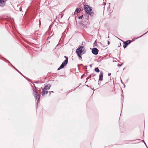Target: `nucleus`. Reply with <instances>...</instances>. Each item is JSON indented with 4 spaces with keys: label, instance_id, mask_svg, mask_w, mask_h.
I'll return each mask as SVG.
<instances>
[{
    "label": "nucleus",
    "instance_id": "obj_1",
    "mask_svg": "<svg viewBox=\"0 0 148 148\" xmlns=\"http://www.w3.org/2000/svg\"><path fill=\"white\" fill-rule=\"evenodd\" d=\"M30 82L32 83L33 84L34 86H33L32 85L31 87L32 88V90L33 91V94L35 100L36 101L38 99V100L37 101L36 103V104L37 105L38 103L40 102V95L38 94V92L37 91V88L35 86L34 84L32 82Z\"/></svg>",
    "mask_w": 148,
    "mask_h": 148
},
{
    "label": "nucleus",
    "instance_id": "obj_2",
    "mask_svg": "<svg viewBox=\"0 0 148 148\" xmlns=\"http://www.w3.org/2000/svg\"><path fill=\"white\" fill-rule=\"evenodd\" d=\"M79 5H83L84 6V9L85 12L87 14L89 15L90 16H92L94 14V12L92 11V7L88 5H84L81 3H79Z\"/></svg>",
    "mask_w": 148,
    "mask_h": 148
},
{
    "label": "nucleus",
    "instance_id": "obj_3",
    "mask_svg": "<svg viewBox=\"0 0 148 148\" xmlns=\"http://www.w3.org/2000/svg\"><path fill=\"white\" fill-rule=\"evenodd\" d=\"M86 50L83 46L79 45L76 49V53L77 54L83 55L86 53Z\"/></svg>",
    "mask_w": 148,
    "mask_h": 148
},
{
    "label": "nucleus",
    "instance_id": "obj_4",
    "mask_svg": "<svg viewBox=\"0 0 148 148\" xmlns=\"http://www.w3.org/2000/svg\"><path fill=\"white\" fill-rule=\"evenodd\" d=\"M80 24L84 28H87L88 27V25L89 23V21L87 18L84 19L82 22H80Z\"/></svg>",
    "mask_w": 148,
    "mask_h": 148
},
{
    "label": "nucleus",
    "instance_id": "obj_5",
    "mask_svg": "<svg viewBox=\"0 0 148 148\" xmlns=\"http://www.w3.org/2000/svg\"><path fill=\"white\" fill-rule=\"evenodd\" d=\"M134 40H133L132 41L131 40H127L126 41H122L123 42V47L124 48H126L127 46L130 44V43L132 42V41H134Z\"/></svg>",
    "mask_w": 148,
    "mask_h": 148
},
{
    "label": "nucleus",
    "instance_id": "obj_6",
    "mask_svg": "<svg viewBox=\"0 0 148 148\" xmlns=\"http://www.w3.org/2000/svg\"><path fill=\"white\" fill-rule=\"evenodd\" d=\"M99 50L96 48H94L92 50V53L95 55H97L98 54Z\"/></svg>",
    "mask_w": 148,
    "mask_h": 148
},
{
    "label": "nucleus",
    "instance_id": "obj_7",
    "mask_svg": "<svg viewBox=\"0 0 148 148\" xmlns=\"http://www.w3.org/2000/svg\"><path fill=\"white\" fill-rule=\"evenodd\" d=\"M103 77V73L102 71H101L99 73V82L102 81Z\"/></svg>",
    "mask_w": 148,
    "mask_h": 148
},
{
    "label": "nucleus",
    "instance_id": "obj_8",
    "mask_svg": "<svg viewBox=\"0 0 148 148\" xmlns=\"http://www.w3.org/2000/svg\"><path fill=\"white\" fill-rule=\"evenodd\" d=\"M68 62L67 60H64L60 65L61 67L63 68L65 66H66L68 64Z\"/></svg>",
    "mask_w": 148,
    "mask_h": 148
},
{
    "label": "nucleus",
    "instance_id": "obj_9",
    "mask_svg": "<svg viewBox=\"0 0 148 148\" xmlns=\"http://www.w3.org/2000/svg\"><path fill=\"white\" fill-rule=\"evenodd\" d=\"M7 0H0V6L3 7L5 4V2Z\"/></svg>",
    "mask_w": 148,
    "mask_h": 148
},
{
    "label": "nucleus",
    "instance_id": "obj_10",
    "mask_svg": "<svg viewBox=\"0 0 148 148\" xmlns=\"http://www.w3.org/2000/svg\"><path fill=\"white\" fill-rule=\"evenodd\" d=\"M51 86V85L50 84H48L45 86L44 88H43L44 90H49Z\"/></svg>",
    "mask_w": 148,
    "mask_h": 148
},
{
    "label": "nucleus",
    "instance_id": "obj_11",
    "mask_svg": "<svg viewBox=\"0 0 148 148\" xmlns=\"http://www.w3.org/2000/svg\"><path fill=\"white\" fill-rule=\"evenodd\" d=\"M48 92L46 90H44V89H42V96H44L45 94H47L48 93Z\"/></svg>",
    "mask_w": 148,
    "mask_h": 148
},
{
    "label": "nucleus",
    "instance_id": "obj_12",
    "mask_svg": "<svg viewBox=\"0 0 148 148\" xmlns=\"http://www.w3.org/2000/svg\"><path fill=\"white\" fill-rule=\"evenodd\" d=\"M81 10V9L80 8H76L75 12H76L77 13H79L80 12Z\"/></svg>",
    "mask_w": 148,
    "mask_h": 148
},
{
    "label": "nucleus",
    "instance_id": "obj_13",
    "mask_svg": "<svg viewBox=\"0 0 148 148\" xmlns=\"http://www.w3.org/2000/svg\"><path fill=\"white\" fill-rule=\"evenodd\" d=\"M94 70L97 73H99L100 72V70L98 67L95 68L94 69Z\"/></svg>",
    "mask_w": 148,
    "mask_h": 148
},
{
    "label": "nucleus",
    "instance_id": "obj_14",
    "mask_svg": "<svg viewBox=\"0 0 148 148\" xmlns=\"http://www.w3.org/2000/svg\"><path fill=\"white\" fill-rule=\"evenodd\" d=\"M23 77L27 79L28 81H29L30 79L27 77L24 76L23 74H22L21 72L19 73Z\"/></svg>",
    "mask_w": 148,
    "mask_h": 148
},
{
    "label": "nucleus",
    "instance_id": "obj_15",
    "mask_svg": "<svg viewBox=\"0 0 148 148\" xmlns=\"http://www.w3.org/2000/svg\"><path fill=\"white\" fill-rule=\"evenodd\" d=\"M78 57L79 58V60H81L82 59V54H77Z\"/></svg>",
    "mask_w": 148,
    "mask_h": 148
},
{
    "label": "nucleus",
    "instance_id": "obj_16",
    "mask_svg": "<svg viewBox=\"0 0 148 148\" xmlns=\"http://www.w3.org/2000/svg\"><path fill=\"white\" fill-rule=\"evenodd\" d=\"M12 66V67H13L16 71L18 72L19 71L17 70L14 66H13L12 64H10Z\"/></svg>",
    "mask_w": 148,
    "mask_h": 148
},
{
    "label": "nucleus",
    "instance_id": "obj_17",
    "mask_svg": "<svg viewBox=\"0 0 148 148\" xmlns=\"http://www.w3.org/2000/svg\"><path fill=\"white\" fill-rule=\"evenodd\" d=\"M148 32V31L147 32H146V33H144V34H143L141 36H139V37H137L136 39H138V38H140L142 36H143V35H144L145 34H146Z\"/></svg>",
    "mask_w": 148,
    "mask_h": 148
},
{
    "label": "nucleus",
    "instance_id": "obj_18",
    "mask_svg": "<svg viewBox=\"0 0 148 148\" xmlns=\"http://www.w3.org/2000/svg\"><path fill=\"white\" fill-rule=\"evenodd\" d=\"M2 58H3L4 60H5L8 63L10 64V62L8 60H7L5 58H3V57H2Z\"/></svg>",
    "mask_w": 148,
    "mask_h": 148
},
{
    "label": "nucleus",
    "instance_id": "obj_19",
    "mask_svg": "<svg viewBox=\"0 0 148 148\" xmlns=\"http://www.w3.org/2000/svg\"><path fill=\"white\" fill-rule=\"evenodd\" d=\"M83 15H81L80 16H79L78 17V19H81L83 18Z\"/></svg>",
    "mask_w": 148,
    "mask_h": 148
},
{
    "label": "nucleus",
    "instance_id": "obj_20",
    "mask_svg": "<svg viewBox=\"0 0 148 148\" xmlns=\"http://www.w3.org/2000/svg\"><path fill=\"white\" fill-rule=\"evenodd\" d=\"M121 83L123 84V85L124 86V87L125 88V84L123 82L121 79Z\"/></svg>",
    "mask_w": 148,
    "mask_h": 148
},
{
    "label": "nucleus",
    "instance_id": "obj_21",
    "mask_svg": "<svg viewBox=\"0 0 148 148\" xmlns=\"http://www.w3.org/2000/svg\"><path fill=\"white\" fill-rule=\"evenodd\" d=\"M64 58H65L66 59L65 60H67V62H68V58L67 56H64Z\"/></svg>",
    "mask_w": 148,
    "mask_h": 148
},
{
    "label": "nucleus",
    "instance_id": "obj_22",
    "mask_svg": "<svg viewBox=\"0 0 148 148\" xmlns=\"http://www.w3.org/2000/svg\"><path fill=\"white\" fill-rule=\"evenodd\" d=\"M144 143V144H145V145L147 147V145L145 143V142L144 141V140H141Z\"/></svg>",
    "mask_w": 148,
    "mask_h": 148
},
{
    "label": "nucleus",
    "instance_id": "obj_23",
    "mask_svg": "<svg viewBox=\"0 0 148 148\" xmlns=\"http://www.w3.org/2000/svg\"><path fill=\"white\" fill-rule=\"evenodd\" d=\"M62 69H63V68L60 66L58 69V70H59Z\"/></svg>",
    "mask_w": 148,
    "mask_h": 148
},
{
    "label": "nucleus",
    "instance_id": "obj_24",
    "mask_svg": "<svg viewBox=\"0 0 148 148\" xmlns=\"http://www.w3.org/2000/svg\"><path fill=\"white\" fill-rule=\"evenodd\" d=\"M123 64V63L121 64H118L117 66L119 67H120Z\"/></svg>",
    "mask_w": 148,
    "mask_h": 148
},
{
    "label": "nucleus",
    "instance_id": "obj_25",
    "mask_svg": "<svg viewBox=\"0 0 148 148\" xmlns=\"http://www.w3.org/2000/svg\"><path fill=\"white\" fill-rule=\"evenodd\" d=\"M91 75H92V77H94V76H95V74H94L93 73L92 74H91Z\"/></svg>",
    "mask_w": 148,
    "mask_h": 148
},
{
    "label": "nucleus",
    "instance_id": "obj_26",
    "mask_svg": "<svg viewBox=\"0 0 148 148\" xmlns=\"http://www.w3.org/2000/svg\"><path fill=\"white\" fill-rule=\"evenodd\" d=\"M84 75V74L82 75L81 76V78L82 79Z\"/></svg>",
    "mask_w": 148,
    "mask_h": 148
},
{
    "label": "nucleus",
    "instance_id": "obj_27",
    "mask_svg": "<svg viewBox=\"0 0 148 148\" xmlns=\"http://www.w3.org/2000/svg\"><path fill=\"white\" fill-rule=\"evenodd\" d=\"M91 77H92V75H89L88 76V77L90 78Z\"/></svg>",
    "mask_w": 148,
    "mask_h": 148
},
{
    "label": "nucleus",
    "instance_id": "obj_28",
    "mask_svg": "<svg viewBox=\"0 0 148 148\" xmlns=\"http://www.w3.org/2000/svg\"><path fill=\"white\" fill-rule=\"evenodd\" d=\"M89 79V78L88 77L87 78H86V79L87 80V81L85 82V83H86L87 82V80Z\"/></svg>",
    "mask_w": 148,
    "mask_h": 148
},
{
    "label": "nucleus",
    "instance_id": "obj_29",
    "mask_svg": "<svg viewBox=\"0 0 148 148\" xmlns=\"http://www.w3.org/2000/svg\"><path fill=\"white\" fill-rule=\"evenodd\" d=\"M19 10H20V11H22V8L21 7H20V8H19Z\"/></svg>",
    "mask_w": 148,
    "mask_h": 148
},
{
    "label": "nucleus",
    "instance_id": "obj_30",
    "mask_svg": "<svg viewBox=\"0 0 148 148\" xmlns=\"http://www.w3.org/2000/svg\"><path fill=\"white\" fill-rule=\"evenodd\" d=\"M51 92L53 93V92H54L53 91H49V93H50V95L51 94Z\"/></svg>",
    "mask_w": 148,
    "mask_h": 148
},
{
    "label": "nucleus",
    "instance_id": "obj_31",
    "mask_svg": "<svg viewBox=\"0 0 148 148\" xmlns=\"http://www.w3.org/2000/svg\"><path fill=\"white\" fill-rule=\"evenodd\" d=\"M39 91H38V95L40 94V90H39Z\"/></svg>",
    "mask_w": 148,
    "mask_h": 148
},
{
    "label": "nucleus",
    "instance_id": "obj_32",
    "mask_svg": "<svg viewBox=\"0 0 148 148\" xmlns=\"http://www.w3.org/2000/svg\"><path fill=\"white\" fill-rule=\"evenodd\" d=\"M111 75V73H109L108 74V75L109 76H110Z\"/></svg>",
    "mask_w": 148,
    "mask_h": 148
},
{
    "label": "nucleus",
    "instance_id": "obj_33",
    "mask_svg": "<svg viewBox=\"0 0 148 148\" xmlns=\"http://www.w3.org/2000/svg\"><path fill=\"white\" fill-rule=\"evenodd\" d=\"M110 3H109V6H108V8H110Z\"/></svg>",
    "mask_w": 148,
    "mask_h": 148
},
{
    "label": "nucleus",
    "instance_id": "obj_34",
    "mask_svg": "<svg viewBox=\"0 0 148 148\" xmlns=\"http://www.w3.org/2000/svg\"><path fill=\"white\" fill-rule=\"evenodd\" d=\"M110 43V42L109 41H108V45H109Z\"/></svg>",
    "mask_w": 148,
    "mask_h": 148
},
{
    "label": "nucleus",
    "instance_id": "obj_35",
    "mask_svg": "<svg viewBox=\"0 0 148 148\" xmlns=\"http://www.w3.org/2000/svg\"><path fill=\"white\" fill-rule=\"evenodd\" d=\"M73 91V89H71L70 90V92H72V91Z\"/></svg>",
    "mask_w": 148,
    "mask_h": 148
},
{
    "label": "nucleus",
    "instance_id": "obj_36",
    "mask_svg": "<svg viewBox=\"0 0 148 148\" xmlns=\"http://www.w3.org/2000/svg\"><path fill=\"white\" fill-rule=\"evenodd\" d=\"M41 24V22L40 20L39 21V25H40V26Z\"/></svg>",
    "mask_w": 148,
    "mask_h": 148
},
{
    "label": "nucleus",
    "instance_id": "obj_37",
    "mask_svg": "<svg viewBox=\"0 0 148 148\" xmlns=\"http://www.w3.org/2000/svg\"><path fill=\"white\" fill-rule=\"evenodd\" d=\"M81 84H80L79 85V86ZM79 86H78L76 88H74V90H75V89L76 88H77Z\"/></svg>",
    "mask_w": 148,
    "mask_h": 148
},
{
    "label": "nucleus",
    "instance_id": "obj_38",
    "mask_svg": "<svg viewBox=\"0 0 148 148\" xmlns=\"http://www.w3.org/2000/svg\"><path fill=\"white\" fill-rule=\"evenodd\" d=\"M91 67H92V64H90V65H89Z\"/></svg>",
    "mask_w": 148,
    "mask_h": 148
},
{
    "label": "nucleus",
    "instance_id": "obj_39",
    "mask_svg": "<svg viewBox=\"0 0 148 148\" xmlns=\"http://www.w3.org/2000/svg\"><path fill=\"white\" fill-rule=\"evenodd\" d=\"M43 89V88H42V87H41V88L39 90H40V89H42H42Z\"/></svg>",
    "mask_w": 148,
    "mask_h": 148
},
{
    "label": "nucleus",
    "instance_id": "obj_40",
    "mask_svg": "<svg viewBox=\"0 0 148 148\" xmlns=\"http://www.w3.org/2000/svg\"><path fill=\"white\" fill-rule=\"evenodd\" d=\"M86 86L88 87H89V86H88V85H86Z\"/></svg>",
    "mask_w": 148,
    "mask_h": 148
},
{
    "label": "nucleus",
    "instance_id": "obj_41",
    "mask_svg": "<svg viewBox=\"0 0 148 148\" xmlns=\"http://www.w3.org/2000/svg\"><path fill=\"white\" fill-rule=\"evenodd\" d=\"M52 35L49 38H48V40L49 39H50L51 38V37L52 36Z\"/></svg>",
    "mask_w": 148,
    "mask_h": 148
},
{
    "label": "nucleus",
    "instance_id": "obj_42",
    "mask_svg": "<svg viewBox=\"0 0 148 148\" xmlns=\"http://www.w3.org/2000/svg\"><path fill=\"white\" fill-rule=\"evenodd\" d=\"M87 66H86L85 67V69H87Z\"/></svg>",
    "mask_w": 148,
    "mask_h": 148
},
{
    "label": "nucleus",
    "instance_id": "obj_43",
    "mask_svg": "<svg viewBox=\"0 0 148 148\" xmlns=\"http://www.w3.org/2000/svg\"><path fill=\"white\" fill-rule=\"evenodd\" d=\"M18 72L19 73H20V72L19 71H18Z\"/></svg>",
    "mask_w": 148,
    "mask_h": 148
},
{
    "label": "nucleus",
    "instance_id": "obj_44",
    "mask_svg": "<svg viewBox=\"0 0 148 148\" xmlns=\"http://www.w3.org/2000/svg\"><path fill=\"white\" fill-rule=\"evenodd\" d=\"M18 72L19 73H20V72L19 71H18Z\"/></svg>",
    "mask_w": 148,
    "mask_h": 148
},
{
    "label": "nucleus",
    "instance_id": "obj_45",
    "mask_svg": "<svg viewBox=\"0 0 148 148\" xmlns=\"http://www.w3.org/2000/svg\"><path fill=\"white\" fill-rule=\"evenodd\" d=\"M50 41H48V43H50Z\"/></svg>",
    "mask_w": 148,
    "mask_h": 148
},
{
    "label": "nucleus",
    "instance_id": "obj_46",
    "mask_svg": "<svg viewBox=\"0 0 148 148\" xmlns=\"http://www.w3.org/2000/svg\"><path fill=\"white\" fill-rule=\"evenodd\" d=\"M50 26H51V25H50V26H49V29L50 28Z\"/></svg>",
    "mask_w": 148,
    "mask_h": 148
},
{
    "label": "nucleus",
    "instance_id": "obj_47",
    "mask_svg": "<svg viewBox=\"0 0 148 148\" xmlns=\"http://www.w3.org/2000/svg\"><path fill=\"white\" fill-rule=\"evenodd\" d=\"M77 21L76 20V23H77Z\"/></svg>",
    "mask_w": 148,
    "mask_h": 148
},
{
    "label": "nucleus",
    "instance_id": "obj_48",
    "mask_svg": "<svg viewBox=\"0 0 148 148\" xmlns=\"http://www.w3.org/2000/svg\"><path fill=\"white\" fill-rule=\"evenodd\" d=\"M120 45H121V43H120Z\"/></svg>",
    "mask_w": 148,
    "mask_h": 148
},
{
    "label": "nucleus",
    "instance_id": "obj_49",
    "mask_svg": "<svg viewBox=\"0 0 148 148\" xmlns=\"http://www.w3.org/2000/svg\"><path fill=\"white\" fill-rule=\"evenodd\" d=\"M105 4H106V3H104V5H105Z\"/></svg>",
    "mask_w": 148,
    "mask_h": 148
},
{
    "label": "nucleus",
    "instance_id": "obj_50",
    "mask_svg": "<svg viewBox=\"0 0 148 148\" xmlns=\"http://www.w3.org/2000/svg\"><path fill=\"white\" fill-rule=\"evenodd\" d=\"M123 105H122V107H123Z\"/></svg>",
    "mask_w": 148,
    "mask_h": 148
},
{
    "label": "nucleus",
    "instance_id": "obj_51",
    "mask_svg": "<svg viewBox=\"0 0 148 148\" xmlns=\"http://www.w3.org/2000/svg\"><path fill=\"white\" fill-rule=\"evenodd\" d=\"M58 44H57V45H56V47L58 46Z\"/></svg>",
    "mask_w": 148,
    "mask_h": 148
},
{
    "label": "nucleus",
    "instance_id": "obj_52",
    "mask_svg": "<svg viewBox=\"0 0 148 148\" xmlns=\"http://www.w3.org/2000/svg\"><path fill=\"white\" fill-rule=\"evenodd\" d=\"M128 79L127 80V81L128 80Z\"/></svg>",
    "mask_w": 148,
    "mask_h": 148
},
{
    "label": "nucleus",
    "instance_id": "obj_53",
    "mask_svg": "<svg viewBox=\"0 0 148 148\" xmlns=\"http://www.w3.org/2000/svg\"><path fill=\"white\" fill-rule=\"evenodd\" d=\"M98 84L99 85V83H98Z\"/></svg>",
    "mask_w": 148,
    "mask_h": 148
},
{
    "label": "nucleus",
    "instance_id": "obj_54",
    "mask_svg": "<svg viewBox=\"0 0 148 148\" xmlns=\"http://www.w3.org/2000/svg\"><path fill=\"white\" fill-rule=\"evenodd\" d=\"M121 111H122V110H121Z\"/></svg>",
    "mask_w": 148,
    "mask_h": 148
},
{
    "label": "nucleus",
    "instance_id": "obj_55",
    "mask_svg": "<svg viewBox=\"0 0 148 148\" xmlns=\"http://www.w3.org/2000/svg\"><path fill=\"white\" fill-rule=\"evenodd\" d=\"M121 91L122 92H123V90H122L121 89Z\"/></svg>",
    "mask_w": 148,
    "mask_h": 148
},
{
    "label": "nucleus",
    "instance_id": "obj_56",
    "mask_svg": "<svg viewBox=\"0 0 148 148\" xmlns=\"http://www.w3.org/2000/svg\"><path fill=\"white\" fill-rule=\"evenodd\" d=\"M109 38V36H108V38Z\"/></svg>",
    "mask_w": 148,
    "mask_h": 148
},
{
    "label": "nucleus",
    "instance_id": "obj_57",
    "mask_svg": "<svg viewBox=\"0 0 148 148\" xmlns=\"http://www.w3.org/2000/svg\"><path fill=\"white\" fill-rule=\"evenodd\" d=\"M118 47H120V45H119V46H118Z\"/></svg>",
    "mask_w": 148,
    "mask_h": 148
},
{
    "label": "nucleus",
    "instance_id": "obj_58",
    "mask_svg": "<svg viewBox=\"0 0 148 148\" xmlns=\"http://www.w3.org/2000/svg\"><path fill=\"white\" fill-rule=\"evenodd\" d=\"M51 27V26H50V27Z\"/></svg>",
    "mask_w": 148,
    "mask_h": 148
},
{
    "label": "nucleus",
    "instance_id": "obj_59",
    "mask_svg": "<svg viewBox=\"0 0 148 148\" xmlns=\"http://www.w3.org/2000/svg\"><path fill=\"white\" fill-rule=\"evenodd\" d=\"M147 148H148V147H147Z\"/></svg>",
    "mask_w": 148,
    "mask_h": 148
}]
</instances>
